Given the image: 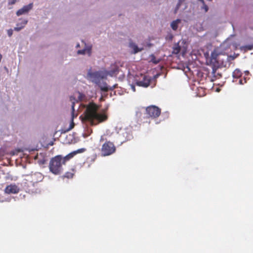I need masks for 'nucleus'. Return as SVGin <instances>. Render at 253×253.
Masks as SVG:
<instances>
[{"mask_svg": "<svg viewBox=\"0 0 253 253\" xmlns=\"http://www.w3.org/2000/svg\"><path fill=\"white\" fill-rule=\"evenodd\" d=\"M98 106L93 102H90L86 106L83 121L87 122L91 126H95L106 121L107 116L105 113H99Z\"/></svg>", "mask_w": 253, "mask_h": 253, "instance_id": "obj_1", "label": "nucleus"}, {"mask_svg": "<svg viewBox=\"0 0 253 253\" xmlns=\"http://www.w3.org/2000/svg\"><path fill=\"white\" fill-rule=\"evenodd\" d=\"M61 155H57L51 158L49 163V171L55 175H59L63 171L62 165H64Z\"/></svg>", "mask_w": 253, "mask_h": 253, "instance_id": "obj_2", "label": "nucleus"}, {"mask_svg": "<svg viewBox=\"0 0 253 253\" xmlns=\"http://www.w3.org/2000/svg\"><path fill=\"white\" fill-rule=\"evenodd\" d=\"M153 81L156 82V80L152 79L151 77L145 74H140L134 77L135 84L138 86L144 87H147L150 85Z\"/></svg>", "mask_w": 253, "mask_h": 253, "instance_id": "obj_3", "label": "nucleus"}, {"mask_svg": "<svg viewBox=\"0 0 253 253\" xmlns=\"http://www.w3.org/2000/svg\"><path fill=\"white\" fill-rule=\"evenodd\" d=\"M115 151L116 147L114 144L110 141L106 142L103 144L101 148V153L104 156L110 155Z\"/></svg>", "mask_w": 253, "mask_h": 253, "instance_id": "obj_4", "label": "nucleus"}, {"mask_svg": "<svg viewBox=\"0 0 253 253\" xmlns=\"http://www.w3.org/2000/svg\"><path fill=\"white\" fill-rule=\"evenodd\" d=\"M146 114L148 117L155 119L158 118L161 113V110L155 105H151L146 108Z\"/></svg>", "mask_w": 253, "mask_h": 253, "instance_id": "obj_5", "label": "nucleus"}, {"mask_svg": "<svg viewBox=\"0 0 253 253\" xmlns=\"http://www.w3.org/2000/svg\"><path fill=\"white\" fill-rule=\"evenodd\" d=\"M85 150V149H84V148L79 149H78L77 150H76V151L71 152L70 153L68 154L65 157L62 156V159H63L62 160L63 161V164L65 165L67 161H69L70 159L73 158L76 155H77L78 153H83V152H84Z\"/></svg>", "mask_w": 253, "mask_h": 253, "instance_id": "obj_6", "label": "nucleus"}, {"mask_svg": "<svg viewBox=\"0 0 253 253\" xmlns=\"http://www.w3.org/2000/svg\"><path fill=\"white\" fill-rule=\"evenodd\" d=\"M19 191L20 188L15 184L7 185L4 189L5 193L7 194H17Z\"/></svg>", "mask_w": 253, "mask_h": 253, "instance_id": "obj_7", "label": "nucleus"}, {"mask_svg": "<svg viewBox=\"0 0 253 253\" xmlns=\"http://www.w3.org/2000/svg\"><path fill=\"white\" fill-rule=\"evenodd\" d=\"M70 100L72 102V120L71 124H70L69 127L67 129L66 131H69L72 129L74 127V123L73 122L74 118L77 116V115H75V97H73V96H71L70 97Z\"/></svg>", "mask_w": 253, "mask_h": 253, "instance_id": "obj_8", "label": "nucleus"}, {"mask_svg": "<svg viewBox=\"0 0 253 253\" xmlns=\"http://www.w3.org/2000/svg\"><path fill=\"white\" fill-rule=\"evenodd\" d=\"M33 7V3H31L28 5L24 6L22 8L19 9L17 12L16 14L17 16H20L21 15L25 14L29 12Z\"/></svg>", "mask_w": 253, "mask_h": 253, "instance_id": "obj_9", "label": "nucleus"}, {"mask_svg": "<svg viewBox=\"0 0 253 253\" xmlns=\"http://www.w3.org/2000/svg\"><path fill=\"white\" fill-rule=\"evenodd\" d=\"M28 21L27 20H23L21 23H17L16 27L14 29L15 31H19L23 29L27 24Z\"/></svg>", "mask_w": 253, "mask_h": 253, "instance_id": "obj_10", "label": "nucleus"}, {"mask_svg": "<svg viewBox=\"0 0 253 253\" xmlns=\"http://www.w3.org/2000/svg\"><path fill=\"white\" fill-rule=\"evenodd\" d=\"M78 54H84L85 53H87L89 56L91 55V46H89L86 47L84 49L82 50H79L77 52Z\"/></svg>", "mask_w": 253, "mask_h": 253, "instance_id": "obj_11", "label": "nucleus"}, {"mask_svg": "<svg viewBox=\"0 0 253 253\" xmlns=\"http://www.w3.org/2000/svg\"><path fill=\"white\" fill-rule=\"evenodd\" d=\"M217 69L213 68L211 72V81H214L217 79H219L221 77V75L218 73H216Z\"/></svg>", "mask_w": 253, "mask_h": 253, "instance_id": "obj_12", "label": "nucleus"}, {"mask_svg": "<svg viewBox=\"0 0 253 253\" xmlns=\"http://www.w3.org/2000/svg\"><path fill=\"white\" fill-rule=\"evenodd\" d=\"M90 77L94 79H103L104 78L103 76L102 75L101 73L100 72H95L93 73H89L88 74Z\"/></svg>", "mask_w": 253, "mask_h": 253, "instance_id": "obj_13", "label": "nucleus"}, {"mask_svg": "<svg viewBox=\"0 0 253 253\" xmlns=\"http://www.w3.org/2000/svg\"><path fill=\"white\" fill-rule=\"evenodd\" d=\"M181 50V47L179 45V43H177L174 44L173 47L172 53L174 54H178Z\"/></svg>", "mask_w": 253, "mask_h": 253, "instance_id": "obj_14", "label": "nucleus"}, {"mask_svg": "<svg viewBox=\"0 0 253 253\" xmlns=\"http://www.w3.org/2000/svg\"><path fill=\"white\" fill-rule=\"evenodd\" d=\"M180 19H176L174 21H173L171 23V27L172 29V30L175 31L178 28V25L180 22Z\"/></svg>", "mask_w": 253, "mask_h": 253, "instance_id": "obj_15", "label": "nucleus"}, {"mask_svg": "<svg viewBox=\"0 0 253 253\" xmlns=\"http://www.w3.org/2000/svg\"><path fill=\"white\" fill-rule=\"evenodd\" d=\"M242 73L239 69H236L233 72V77L234 78H239L241 77Z\"/></svg>", "mask_w": 253, "mask_h": 253, "instance_id": "obj_16", "label": "nucleus"}, {"mask_svg": "<svg viewBox=\"0 0 253 253\" xmlns=\"http://www.w3.org/2000/svg\"><path fill=\"white\" fill-rule=\"evenodd\" d=\"M74 95L77 96L78 97V100H76V102H78L79 101H82L85 98V95L80 92H77L74 94Z\"/></svg>", "mask_w": 253, "mask_h": 253, "instance_id": "obj_17", "label": "nucleus"}, {"mask_svg": "<svg viewBox=\"0 0 253 253\" xmlns=\"http://www.w3.org/2000/svg\"><path fill=\"white\" fill-rule=\"evenodd\" d=\"M74 175V173L72 172H66L63 176L64 178H72Z\"/></svg>", "mask_w": 253, "mask_h": 253, "instance_id": "obj_18", "label": "nucleus"}, {"mask_svg": "<svg viewBox=\"0 0 253 253\" xmlns=\"http://www.w3.org/2000/svg\"><path fill=\"white\" fill-rule=\"evenodd\" d=\"M217 56V54L214 52H212L211 54V61L212 62H216V57Z\"/></svg>", "mask_w": 253, "mask_h": 253, "instance_id": "obj_19", "label": "nucleus"}, {"mask_svg": "<svg viewBox=\"0 0 253 253\" xmlns=\"http://www.w3.org/2000/svg\"><path fill=\"white\" fill-rule=\"evenodd\" d=\"M183 1V0H179L178 2L177 3V4L175 8L174 11V13H177L178 9L179 8V7Z\"/></svg>", "mask_w": 253, "mask_h": 253, "instance_id": "obj_20", "label": "nucleus"}, {"mask_svg": "<svg viewBox=\"0 0 253 253\" xmlns=\"http://www.w3.org/2000/svg\"><path fill=\"white\" fill-rule=\"evenodd\" d=\"M101 90L104 91H108L109 89V88L108 86L106 85H104V86L100 87Z\"/></svg>", "mask_w": 253, "mask_h": 253, "instance_id": "obj_21", "label": "nucleus"}, {"mask_svg": "<svg viewBox=\"0 0 253 253\" xmlns=\"http://www.w3.org/2000/svg\"><path fill=\"white\" fill-rule=\"evenodd\" d=\"M7 34L10 37L13 34V30L10 29L7 30Z\"/></svg>", "mask_w": 253, "mask_h": 253, "instance_id": "obj_22", "label": "nucleus"}, {"mask_svg": "<svg viewBox=\"0 0 253 253\" xmlns=\"http://www.w3.org/2000/svg\"><path fill=\"white\" fill-rule=\"evenodd\" d=\"M203 8L205 9V12H207L209 9L208 5H207L205 3L203 4Z\"/></svg>", "mask_w": 253, "mask_h": 253, "instance_id": "obj_23", "label": "nucleus"}, {"mask_svg": "<svg viewBox=\"0 0 253 253\" xmlns=\"http://www.w3.org/2000/svg\"><path fill=\"white\" fill-rule=\"evenodd\" d=\"M134 53H137V52H138V51H140L138 49V47L136 45H134Z\"/></svg>", "mask_w": 253, "mask_h": 253, "instance_id": "obj_24", "label": "nucleus"}, {"mask_svg": "<svg viewBox=\"0 0 253 253\" xmlns=\"http://www.w3.org/2000/svg\"><path fill=\"white\" fill-rule=\"evenodd\" d=\"M239 83L240 84H243L246 83V79H244V81H243L242 79H240L239 80Z\"/></svg>", "mask_w": 253, "mask_h": 253, "instance_id": "obj_25", "label": "nucleus"}, {"mask_svg": "<svg viewBox=\"0 0 253 253\" xmlns=\"http://www.w3.org/2000/svg\"><path fill=\"white\" fill-rule=\"evenodd\" d=\"M16 0H12L10 3L11 4H13L15 3Z\"/></svg>", "mask_w": 253, "mask_h": 253, "instance_id": "obj_26", "label": "nucleus"}, {"mask_svg": "<svg viewBox=\"0 0 253 253\" xmlns=\"http://www.w3.org/2000/svg\"><path fill=\"white\" fill-rule=\"evenodd\" d=\"M200 2H201L203 3V4H205V1H204V0H201V1H200Z\"/></svg>", "mask_w": 253, "mask_h": 253, "instance_id": "obj_27", "label": "nucleus"}, {"mask_svg": "<svg viewBox=\"0 0 253 253\" xmlns=\"http://www.w3.org/2000/svg\"><path fill=\"white\" fill-rule=\"evenodd\" d=\"M153 62L155 64H157L158 63V61H153Z\"/></svg>", "mask_w": 253, "mask_h": 253, "instance_id": "obj_28", "label": "nucleus"}, {"mask_svg": "<svg viewBox=\"0 0 253 253\" xmlns=\"http://www.w3.org/2000/svg\"><path fill=\"white\" fill-rule=\"evenodd\" d=\"M77 47H79V44H78L77 45Z\"/></svg>", "mask_w": 253, "mask_h": 253, "instance_id": "obj_29", "label": "nucleus"}, {"mask_svg": "<svg viewBox=\"0 0 253 253\" xmlns=\"http://www.w3.org/2000/svg\"><path fill=\"white\" fill-rule=\"evenodd\" d=\"M154 85H155V84H154V85H152V87L154 86Z\"/></svg>", "mask_w": 253, "mask_h": 253, "instance_id": "obj_30", "label": "nucleus"}, {"mask_svg": "<svg viewBox=\"0 0 253 253\" xmlns=\"http://www.w3.org/2000/svg\"><path fill=\"white\" fill-rule=\"evenodd\" d=\"M154 85H155V84H154V85H152V87L154 86Z\"/></svg>", "mask_w": 253, "mask_h": 253, "instance_id": "obj_31", "label": "nucleus"}, {"mask_svg": "<svg viewBox=\"0 0 253 253\" xmlns=\"http://www.w3.org/2000/svg\"><path fill=\"white\" fill-rule=\"evenodd\" d=\"M154 85H155V84H154V85H152V87L154 86Z\"/></svg>", "mask_w": 253, "mask_h": 253, "instance_id": "obj_32", "label": "nucleus"}, {"mask_svg": "<svg viewBox=\"0 0 253 253\" xmlns=\"http://www.w3.org/2000/svg\"><path fill=\"white\" fill-rule=\"evenodd\" d=\"M133 91H135V88H134V86L133 87Z\"/></svg>", "mask_w": 253, "mask_h": 253, "instance_id": "obj_33", "label": "nucleus"}, {"mask_svg": "<svg viewBox=\"0 0 253 253\" xmlns=\"http://www.w3.org/2000/svg\"><path fill=\"white\" fill-rule=\"evenodd\" d=\"M183 1H184L185 0H183Z\"/></svg>", "mask_w": 253, "mask_h": 253, "instance_id": "obj_34", "label": "nucleus"}]
</instances>
